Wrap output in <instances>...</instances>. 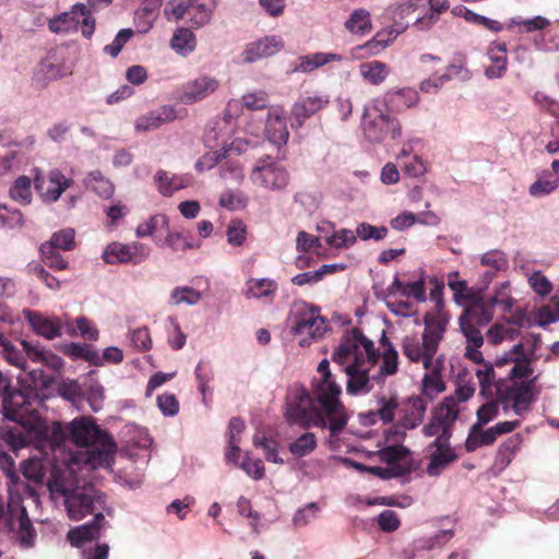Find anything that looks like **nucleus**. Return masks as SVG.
Masks as SVG:
<instances>
[{"instance_id":"obj_43","label":"nucleus","mask_w":559,"mask_h":559,"mask_svg":"<svg viewBox=\"0 0 559 559\" xmlns=\"http://www.w3.org/2000/svg\"><path fill=\"white\" fill-rule=\"evenodd\" d=\"M509 397L512 400V407L516 414L526 409L533 400L532 385L527 382L521 383L509 391Z\"/></svg>"},{"instance_id":"obj_9","label":"nucleus","mask_w":559,"mask_h":559,"mask_svg":"<svg viewBox=\"0 0 559 559\" xmlns=\"http://www.w3.org/2000/svg\"><path fill=\"white\" fill-rule=\"evenodd\" d=\"M164 14L168 21H185L191 27L199 28L210 22L212 11L202 0H170L165 5Z\"/></svg>"},{"instance_id":"obj_13","label":"nucleus","mask_w":559,"mask_h":559,"mask_svg":"<svg viewBox=\"0 0 559 559\" xmlns=\"http://www.w3.org/2000/svg\"><path fill=\"white\" fill-rule=\"evenodd\" d=\"M59 169L50 170L47 176L37 173L34 177V187L44 202H56L72 185Z\"/></svg>"},{"instance_id":"obj_33","label":"nucleus","mask_w":559,"mask_h":559,"mask_svg":"<svg viewBox=\"0 0 559 559\" xmlns=\"http://www.w3.org/2000/svg\"><path fill=\"white\" fill-rule=\"evenodd\" d=\"M381 343L385 347L382 354V366L380 367L379 373L372 376V379L377 382H380L383 376L395 374L399 366V354L384 335L382 336Z\"/></svg>"},{"instance_id":"obj_6","label":"nucleus","mask_w":559,"mask_h":559,"mask_svg":"<svg viewBox=\"0 0 559 559\" xmlns=\"http://www.w3.org/2000/svg\"><path fill=\"white\" fill-rule=\"evenodd\" d=\"M361 124L364 134L370 142L395 140L402 134L401 122L390 115L388 106L379 99L365 108Z\"/></svg>"},{"instance_id":"obj_55","label":"nucleus","mask_w":559,"mask_h":559,"mask_svg":"<svg viewBox=\"0 0 559 559\" xmlns=\"http://www.w3.org/2000/svg\"><path fill=\"white\" fill-rule=\"evenodd\" d=\"M409 454V450L401 444L389 445L379 451L381 462L396 465Z\"/></svg>"},{"instance_id":"obj_29","label":"nucleus","mask_w":559,"mask_h":559,"mask_svg":"<svg viewBox=\"0 0 559 559\" xmlns=\"http://www.w3.org/2000/svg\"><path fill=\"white\" fill-rule=\"evenodd\" d=\"M488 57L491 64L485 70L488 79L502 78L508 69L507 45L506 43H491L488 49Z\"/></svg>"},{"instance_id":"obj_3","label":"nucleus","mask_w":559,"mask_h":559,"mask_svg":"<svg viewBox=\"0 0 559 559\" xmlns=\"http://www.w3.org/2000/svg\"><path fill=\"white\" fill-rule=\"evenodd\" d=\"M430 299L436 302L435 308L424 316V332L421 342L416 336H406L403 340V354L413 362H423L426 368L431 365L440 342L444 337L450 321L449 313L444 310L442 286L437 285L430 290Z\"/></svg>"},{"instance_id":"obj_47","label":"nucleus","mask_w":559,"mask_h":559,"mask_svg":"<svg viewBox=\"0 0 559 559\" xmlns=\"http://www.w3.org/2000/svg\"><path fill=\"white\" fill-rule=\"evenodd\" d=\"M317 448V438L312 432H305L289 444L290 453L296 457H304Z\"/></svg>"},{"instance_id":"obj_60","label":"nucleus","mask_w":559,"mask_h":559,"mask_svg":"<svg viewBox=\"0 0 559 559\" xmlns=\"http://www.w3.org/2000/svg\"><path fill=\"white\" fill-rule=\"evenodd\" d=\"M478 326V324L472 323L471 321L467 320L460 321V329L464 336L466 337L467 345L481 347V345L484 344V337Z\"/></svg>"},{"instance_id":"obj_38","label":"nucleus","mask_w":559,"mask_h":559,"mask_svg":"<svg viewBox=\"0 0 559 559\" xmlns=\"http://www.w3.org/2000/svg\"><path fill=\"white\" fill-rule=\"evenodd\" d=\"M345 28L353 34L365 35L372 28L370 13L366 9H356L345 22Z\"/></svg>"},{"instance_id":"obj_42","label":"nucleus","mask_w":559,"mask_h":559,"mask_svg":"<svg viewBox=\"0 0 559 559\" xmlns=\"http://www.w3.org/2000/svg\"><path fill=\"white\" fill-rule=\"evenodd\" d=\"M1 444L5 450L17 451L28 443V437L21 427H12L0 431Z\"/></svg>"},{"instance_id":"obj_41","label":"nucleus","mask_w":559,"mask_h":559,"mask_svg":"<svg viewBox=\"0 0 559 559\" xmlns=\"http://www.w3.org/2000/svg\"><path fill=\"white\" fill-rule=\"evenodd\" d=\"M170 46L177 52L186 55L195 49L197 39L189 28L180 27L174 33Z\"/></svg>"},{"instance_id":"obj_44","label":"nucleus","mask_w":559,"mask_h":559,"mask_svg":"<svg viewBox=\"0 0 559 559\" xmlns=\"http://www.w3.org/2000/svg\"><path fill=\"white\" fill-rule=\"evenodd\" d=\"M19 530H17V538L22 546L32 547L35 542L36 532L35 528L27 515L26 509L21 508L19 515Z\"/></svg>"},{"instance_id":"obj_23","label":"nucleus","mask_w":559,"mask_h":559,"mask_svg":"<svg viewBox=\"0 0 559 559\" xmlns=\"http://www.w3.org/2000/svg\"><path fill=\"white\" fill-rule=\"evenodd\" d=\"M265 133L267 139L276 145L285 144L288 141L289 131L286 123L285 111L282 108H274L269 111Z\"/></svg>"},{"instance_id":"obj_19","label":"nucleus","mask_w":559,"mask_h":559,"mask_svg":"<svg viewBox=\"0 0 559 559\" xmlns=\"http://www.w3.org/2000/svg\"><path fill=\"white\" fill-rule=\"evenodd\" d=\"M218 86L219 82L215 78L209 75L199 76L182 86L180 100L188 105L198 103L214 93Z\"/></svg>"},{"instance_id":"obj_52","label":"nucleus","mask_w":559,"mask_h":559,"mask_svg":"<svg viewBox=\"0 0 559 559\" xmlns=\"http://www.w3.org/2000/svg\"><path fill=\"white\" fill-rule=\"evenodd\" d=\"M431 361H433V359ZM432 365L433 362L427 368V370L431 369V374H425L423 379V392L431 399L445 389L443 381ZM424 368L426 369L425 366Z\"/></svg>"},{"instance_id":"obj_2","label":"nucleus","mask_w":559,"mask_h":559,"mask_svg":"<svg viewBox=\"0 0 559 559\" xmlns=\"http://www.w3.org/2000/svg\"><path fill=\"white\" fill-rule=\"evenodd\" d=\"M457 417L459 409L454 400L444 397L433 408L428 424L423 427L421 431L425 437H435V440L427 447L430 461L426 473L429 476H439L443 469L459 459L450 442Z\"/></svg>"},{"instance_id":"obj_54","label":"nucleus","mask_w":559,"mask_h":559,"mask_svg":"<svg viewBox=\"0 0 559 559\" xmlns=\"http://www.w3.org/2000/svg\"><path fill=\"white\" fill-rule=\"evenodd\" d=\"M200 299V292L189 286L177 287L171 292L170 295L171 305H180L183 302L188 305H195L199 302Z\"/></svg>"},{"instance_id":"obj_30","label":"nucleus","mask_w":559,"mask_h":559,"mask_svg":"<svg viewBox=\"0 0 559 559\" xmlns=\"http://www.w3.org/2000/svg\"><path fill=\"white\" fill-rule=\"evenodd\" d=\"M176 119V111L170 106H163L158 110L150 111L146 115L139 117L135 121V129L138 131H150L159 128L166 122Z\"/></svg>"},{"instance_id":"obj_36","label":"nucleus","mask_w":559,"mask_h":559,"mask_svg":"<svg viewBox=\"0 0 559 559\" xmlns=\"http://www.w3.org/2000/svg\"><path fill=\"white\" fill-rule=\"evenodd\" d=\"M155 182L159 193L164 197H170L174 192L183 189L187 186L182 177L170 174L163 169L156 173Z\"/></svg>"},{"instance_id":"obj_28","label":"nucleus","mask_w":559,"mask_h":559,"mask_svg":"<svg viewBox=\"0 0 559 559\" xmlns=\"http://www.w3.org/2000/svg\"><path fill=\"white\" fill-rule=\"evenodd\" d=\"M344 57L334 52H314L306 56H300L292 69L293 72L309 73L316 69L323 67L330 62H341Z\"/></svg>"},{"instance_id":"obj_62","label":"nucleus","mask_w":559,"mask_h":559,"mask_svg":"<svg viewBox=\"0 0 559 559\" xmlns=\"http://www.w3.org/2000/svg\"><path fill=\"white\" fill-rule=\"evenodd\" d=\"M356 237L362 240H381L388 235V228L384 226L376 227L367 223H361L356 228Z\"/></svg>"},{"instance_id":"obj_24","label":"nucleus","mask_w":559,"mask_h":559,"mask_svg":"<svg viewBox=\"0 0 559 559\" xmlns=\"http://www.w3.org/2000/svg\"><path fill=\"white\" fill-rule=\"evenodd\" d=\"M283 48V40L278 36H266L260 40L250 43L243 55L246 62H253L261 58L275 55Z\"/></svg>"},{"instance_id":"obj_40","label":"nucleus","mask_w":559,"mask_h":559,"mask_svg":"<svg viewBox=\"0 0 559 559\" xmlns=\"http://www.w3.org/2000/svg\"><path fill=\"white\" fill-rule=\"evenodd\" d=\"M108 443H95L92 445V451L90 452L88 462L93 465V467L104 466L108 464L110 456L116 451V443L108 433Z\"/></svg>"},{"instance_id":"obj_61","label":"nucleus","mask_w":559,"mask_h":559,"mask_svg":"<svg viewBox=\"0 0 559 559\" xmlns=\"http://www.w3.org/2000/svg\"><path fill=\"white\" fill-rule=\"evenodd\" d=\"M227 241L233 246H241L247 238L246 225L239 221H231L227 226Z\"/></svg>"},{"instance_id":"obj_4","label":"nucleus","mask_w":559,"mask_h":559,"mask_svg":"<svg viewBox=\"0 0 559 559\" xmlns=\"http://www.w3.org/2000/svg\"><path fill=\"white\" fill-rule=\"evenodd\" d=\"M378 358L379 352L373 342L368 340L359 328L347 330L332 355V360L343 368L349 365L373 367Z\"/></svg>"},{"instance_id":"obj_34","label":"nucleus","mask_w":559,"mask_h":559,"mask_svg":"<svg viewBox=\"0 0 559 559\" xmlns=\"http://www.w3.org/2000/svg\"><path fill=\"white\" fill-rule=\"evenodd\" d=\"M359 73L368 83L379 85L385 81L390 69L384 62L374 60L361 63L359 66Z\"/></svg>"},{"instance_id":"obj_39","label":"nucleus","mask_w":559,"mask_h":559,"mask_svg":"<svg viewBox=\"0 0 559 559\" xmlns=\"http://www.w3.org/2000/svg\"><path fill=\"white\" fill-rule=\"evenodd\" d=\"M85 185L103 199H110L115 192L112 182L99 170L91 171L85 179Z\"/></svg>"},{"instance_id":"obj_10","label":"nucleus","mask_w":559,"mask_h":559,"mask_svg":"<svg viewBox=\"0 0 559 559\" xmlns=\"http://www.w3.org/2000/svg\"><path fill=\"white\" fill-rule=\"evenodd\" d=\"M69 439L81 448H91L95 443H108V432L103 430L93 417L81 416L68 424Z\"/></svg>"},{"instance_id":"obj_25","label":"nucleus","mask_w":559,"mask_h":559,"mask_svg":"<svg viewBox=\"0 0 559 559\" xmlns=\"http://www.w3.org/2000/svg\"><path fill=\"white\" fill-rule=\"evenodd\" d=\"M25 318L31 328L39 335L53 340L61 335V324L58 319L44 317L41 313L25 310Z\"/></svg>"},{"instance_id":"obj_64","label":"nucleus","mask_w":559,"mask_h":559,"mask_svg":"<svg viewBox=\"0 0 559 559\" xmlns=\"http://www.w3.org/2000/svg\"><path fill=\"white\" fill-rule=\"evenodd\" d=\"M528 283L532 289L542 297L549 295L552 290V284L542 272H534L528 278Z\"/></svg>"},{"instance_id":"obj_20","label":"nucleus","mask_w":559,"mask_h":559,"mask_svg":"<svg viewBox=\"0 0 559 559\" xmlns=\"http://www.w3.org/2000/svg\"><path fill=\"white\" fill-rule=\"evenodd\" d=\"M464 305V311L460 317V321H471L478 325H486L489 323L495 314L492 304H489L487 299L480 296L478 293L466 301Z\"/></svg>"},{"instance_id":"obj_16","label":"nucleus","mask_w":559,"mask_h":559,"mask_svg":"<svg viewBox=\"0 0 559 559\" xmlns=\"http://www.w3.org/2000/svg\"><path fill=\"white\" fill-rule=\"evenodd\" d=\"M27 432L32 433L41 447H49L51 450L60 448L69 439L68 425L53 421L48 425L39 415L38 425H32Z\"/></svg>"},{"instance_id":"obj_45","label":"nucleus","mask_w":559,"mask_h":559,"mask_svg":"<svg viewBox=\"0 0 559 559\" xmlns=\"http://www.w3.org/2000/svg\"><path fill=\"white\" fill-rule=\"evenodd\" d=\"M276 283L272 280H250L248 282L247 298H262L274 295L276 292Z\"/></svg>"},{"instance_id":"obj_7","label":"nucleus","mask_w":559,"mask_h":559,"mask_svg":"<svg viewBox=\"0 0 559 559\" xmlns=\"http://www.w3.org/2000/svg\"><path fill=\"white\" fill-rule=\"evenodd\" d=\"M38 404L37 395L32 390L13 388L5 394L1 408L5 418L15 421L27 431L32 425H38Z\"/></svg>"},{"instance_id":"obj_59","label":"nucleus","mask_w":559,"mask_h":559,"mask_svg":"<svg viewBox=\"0 0 559 559\" xmlns=\"http://www.w3.org/2000/svg\"><path fill=\"white\" fill-rule=\"evenodd\" d=\"M132 36L133 31L131 28L120 29L112 43L104 47V52L116 58Z\"/></svg>"},{"instance_id":"obj_12","label":"nucleus","mask_w":559,"mask_h":559,"mask_svg":"<svg viewBox=\"0 0 559 559\" xmlns=\"http://www.w3.org/2000/svg\"><path fill=\"white\" fill-rule=\"evenodd\" d=\"M449 8L448 0H408L399 13L403 15L405 11H418L415 25L419 29H426L432 26L439 20V14L445 12Z\"/></svg>"},{"instance_id":"obj_14","label":"nucleus","mask_w":559,"mask_h":559,"mask_svg":"<svg viewBox=\"0 0 559 559\" xmlns=\"http://www.w3.org/2000/svg\"><path fill=\"white\" fill-rule=\"evenodd\" d=\"M329 103V95L323 93L301 95L292 107V127L301 128L306 120L325 108Z\"/></svg>"},{"instance_id":"obj_8","label":"nucleus","mask_w":559,"mask_h":559,"mask_svg":"<svg viewBox=\"0 0 559 559\" xmlns=\"http://www.w3.org/2000/svg\"><path fill=\"white\" fill-rule=\"evenodd\" d=\"M251 181L270 191H282L287 188L290 176L286 167L275 157L265 155L257 159L251 173Z\"/></svg>"},{"instance_id":"obj_11","label":"nucleus","mask_w":559,"mask_h":559,"mask_svg":"<svg viewBox=\"0 0 559 559\" xmlns=\"http://www.w3.org/2000/svg\"><path fill=\"white\" fill-rule=\"evenodd\" d=\"M150 252L151 249L141 242H111L104 250L103 259L108 264L131 263L135 265L146 260Z\"/></svg>"},{"instance_id":"obj_22","label":"nucleus","mask_w":559,"mask_h":559,"mask_svg":"<svg viewBox=\"0 0 559 559\" xmlns=\"http://www.w3.org/2000/svg\"><path fill=\"white\" fill-rule=\"evenodd\" d=\"M370 368L369 365H349L343 369L347 376L346 391L348 394H367L372 390L371 380L373 379L369 376Z\"/></svg>"},{"instance_id":"obj_53","label":"nucleus","mask_w":559,"mask_h":559,"mask_svg":"<svg viewBox=\"0 0 559 559\" xmlns=\"http://www.w3.org/2000/svg\"><path fill=\"white\" fill-rule=\"evenodd\" d=\"M486 299L489 304H492L493 309L500 306L503 312H510L514 305V300L510 296V284L508 282L502 283L495 295Z\"/></svg>"},{"instance_id":"obj_18","label":"nucleus","mask_w":559,"mask_h":559,"mask_svg":"<svg viewBox=\"0 0 559 559\" xmlns=\"http://www.w3.org/2000/svg\"><path fill=\"white\" fill-rule=\"evenodd\" d=\"M374 397L376 408L367 414H360L361 423L376 424L379 420L383 424L393 423L400 408L399 397L393 393H379Z\"/></svg>"},{"instance_id":"obj_26","label":"nucleus","mask_w":559,"mask_h":559,"mask_svg":"<svg viewBox=\"0 0 559 559\" xmlns=\"http://www.w3.org/2000/svg\"><path fill=\"white\" fill-rule=\"evenodd\" d=\"M400 293L404 297H413L418 302H423L426 300V288L425 281L423 278L415 281L413 283L404 284L397 275H395L391 285L382 293L383 299L394 296Z\"/></svg>"},{"instance_id":"obj_46","label":"nucleus","mask_w":559,"mask_h":559,"mask_svg":"<svg viewBox=\"0 0 559 559\" xmlns=\"http://www.w3.org/2000/svg\"><path fill=\"white\" fill-rule=\"evenodd\" d=\"M74 229L66 228L53 233L50 239L44 242V246H51L53 249L70 251L75 247Z\"/></svg>"},{"instance_id":"obj_35","label":"nucleus","mask_w":559,"mask_h":559,"mask_svg":"<svg viewBox=\"0 0 559 559\" xmlns=\"http://www.w3.org/2000/svg\"><path fill=\"white\" fill-rule=\"evenodd\" d=\"M22 346L29 359L36 362H41L52 369L61 367V359L53 353L39 348L38 345L28 341H22Z\"/></svg>"},{"instance_id":"obj_15","label":"nucleus","mask_w":559,"mask_h":559,"mask_svg":"<svg viewBox=\"0 0 559 559\" xmlns=\"http://www.w3.org/2000/svg\"><path fill=\"white\" fill-rule=\"evenodd\" d=\"M104 503L103 496L87 492L75 491L66 497L67 512L73 521H80L88 514L100 512Z\"/></svg>"},{"instance_id":"obj_17","label":"nucleus","mask_w":559,"mask_h":559,"mask_svg":"<svg viewBox=\"0 0 559 559\" xmlns=\"http://www.w3.org/2000/svg\"><path fill=\"white\" fill-rule=\"evenodd\" d=\"M427 409V402L421 396H411L400 404V418L395 426L390 429V433L395 435L399 429H414L419 426L424 419Z\"/></svg>"},{"instance_id":"obj_1","label":"nucleus","mask_w":559,"mask_h":559,"mask_svg":"<svg viewBox=\"0 0 559 559\" xmlns=\"http://www.w3.org/2000/svg\"><path fill=\"white\" fill-rule=\"evenodd\" d=\"M317 371L320 378L312 381V395L302 385L289 390L285 417L288 424L298 425L304 429H329L332 442L346 427L349 416L340 400L342 388L330 370L329 360H321Z\"/></svg>"},{"instance_id":"obj_49","label":"nucleus","mask_w":559,"mask_h":559,"mask_svg":"<svg viewBox=\"0 0 559 559\" xmlns=\"http://www.w3.org/2000/svg\"><path fill=\"white\" fill-rule=\"evenodd\" d=\"M39 250L43 263L49 269L63 271L68 267V261L59 253V250L44 245H40Z\"/></svg>"},{"instance_id":"obj_32","label":"nucleus","mask_w":559,"mask_h":559,"mask_svg":"<svg viewBox=\"0 0 559 559\" xmlns=\"http://www.w3.org/2000/svg\"><path fill=\"white\" fill-rule=\"evenodd\" d=\"M485 425H473L469 433L465 440V450L471 453L476 451L481 447H488L496 442L497 435L493 430V427H490L486 430L483 429Z\"/></svg>"},{"instance_id":"obj_27","label":"nucleus","mask_w":559,"mask_h":559,"mask_svg":"<svg viewBox=\"0 0 559 559\" xmlns=\"http://www.w3.org/2000/svg\"><path fill=\"white\" fill-rule=\"evenodd\" d=\"M79 10H84V3L78 2L71 7L70 11L50 19L48 21L49 31L55 34L76 32L80 24Z\"/></svg>"},{"instance_id":"obj_48","label":"nucleus","mask_w":559,"mask_h":559,"mask_svg":"<svg viewBox=\"0 0 559 559\" xmlns=\"http://www.w3.org/2000/svg\"><path fill=\"white\" fill-rule=\"evenodd\" d=\"M10 195L22 204H29L32 201V180L27 176H20L11 187Z\"/></svg>"},{"instance_id":"obj_51","label":"nucleus","mask_w":559,"mask_h":559,"mask_svg":"<svg viewBox=\"0 0 559 559\" xmlns=\"http://www.w3.org/2000/svg\"><path fill=\"white\" fill-rule=\"evenodd\" d=\"M218 203L229 211L241 210L247 206L248 198L241 191L226 190L221 194Z\"/></svg>"},{"instance_id":"obj_63","label":"nucleus","mask_w":559,"mask_h":559,"mask_svg":"<svg viewBox=\"0 0 559 559\" xmlns=\"http://www.w3.org/2000/svg\"><path fill=\"white\" fill-rule=\"evenodd\" d=\"M157 406L164 416H175L179 412V401L173 393H163L158 395Z\"/></svg>"},{"instance_id":"obj_50","label":"nucleus","mask_w":559,"mask_h":559,"mask_svg":"<svg viewBox=\"0 0 559 559\" xmlns=\"http://www.w3.org/2000/svg\"><path fill=\"white\" fill-rule=\"evenodd\" d=\"M459 277V273H450L448 278V286L453 290L454 293V299L457 304L463 305L466 301H468L471 298H474V296L477 294L472 288L467 286V283L465 281H456L453 282V278Z\"/></svg>"},{"instance_id":"obj_57","label":"nucleus","mask_w":559,"mask_h":559,"mask_svg":"<svg viewBox=\"0 0 559 559\" xmlns=\"http://www.w3.org/2000/svg\"><path fill=\"white\" fill-rule=\"evenodd\" d=\"M356 235L349 229H341L326 237V243L336 249L348 248L356 242Z\"/></svg>"},{"instance_id":"obj_56","label":"nucleus","mask_w":559,"mask_h":559,"mask_svg":"<svg viewBox=\"0 0 559 559\" xmlns=\"http://www.w3.org/2000/svg\"><path fill=\"white\" fill-rule=\"evenodd\" d=\"M239 468H241L249 477L259 480L264 477L265 469L262 460L252 459L249 453H246L241 463H239Z\"/></svg>"},{"instance_id":"obj_21","label":"nucleus","mask_w":559,"mask_h":559,"mask_svg":"<svg viewBox=\"0 0 559 559\" xmlns=\"http://www.w3.org/2000/svg\"><path fill=\"white\" fill-rule=\"evenodd\" d=\"M106 523L104 514L102 512H97L91 523L70 530L67 538L72 546L82 547L87 542L98 539L100 537V531Z\"/></svg>"},{"instance_id":"obj_5","label":"nucleus","mask_w":559,"mask_h":559,"mask_svg":"<svg viewBox=\"0 0 559 559\" xmlns=\"http://www.w3.org/2000/svg\"><path fill=\"white\" fill-rule=\"evenodd\" d=\"M292 333L307 337L299 341L301 347L309 346L311 340L322 338L330 330L328 320L320 314V308L304 300L296 301L289 312Z\"/></svg>"},{"instance_id":"obj_37","label":"nucleus","mask_w":559,"mask_h":559,"mask_svg":"<svg viewBox=\"0 0 559 559\" xmlns=\"http://www.w3.org/2000/svg\"><path fill=\"white\" fill-rule=\"evenodd\" d=\"M63 353L73 359H83L94 366L102 365L98 352L88 344L70 343L66 345Z\"/></svg>"},{"instance_id":"obj_58","label":"nucleus","mask_w":559,"mask_h":559,"mask_svg":"<svg viewBox=\"0 0 559 559\" xmlns=\"http://www.w3.org/2000/svg\"><path fill=\"white\" fill-rule=\"evenodd\" d=\"M159 226L168 228V218L166 215H154L150 221L140 224L136 228V236L140 238L151 236Z\"/></svg>"},{"instance_id":"obj_31","label":"nucleus","mask_w":559,"mask_h":559,"mask_svg":"<svg viewBox=\"0 0 559 559\" xmlns=\"http://www.w3.org/2000/svg\"><path fill=\"white\" fill-rule=\"evenodd\" d=\"M420 97L416 90L412 87H403L396 91H389L385 93L382 100L385 106L392 105L397 110L413 108L417 106Z\"/></svg>"}]
</instances>
